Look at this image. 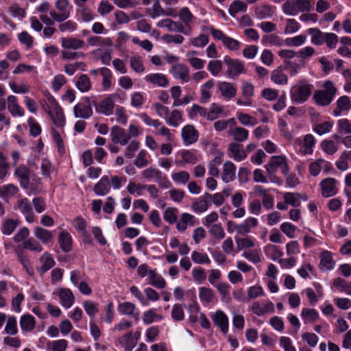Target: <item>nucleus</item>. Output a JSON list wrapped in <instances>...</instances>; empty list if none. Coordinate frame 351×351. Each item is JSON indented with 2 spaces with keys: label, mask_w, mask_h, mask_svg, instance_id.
<instances>
[{
  "label": "nucleus",
  "mask_w": 351,
  "mask_h": 351,
  "mask_svg": "<svg viewBox=\"0 0 351 351\" xmlns=\"http://www.w3.org/2000/svg\"><path fill=\"white\" fill-rule=\"evenodd\" d=\"M323 88L324 90L315 91L313 99L317 104L322 106H327L333 100L337 90L334 84L330 80H327L324 83Z\"/></svg>",
  "instance_id": "obj_1"
},
{
  "label": "nucleus",
  "mask_w": 351,
  "mask_h": 351,
  "mask_svg": "<svg viewBox=\"0 0 351 351\" xmlns=\"http://www.w3.org/2000/svg\"><path fill=\"white\" fill-rule=\"evenodd\" d=\"M313 87V86L308 84L306 80H300L291 90L292 101L295 104L305 102L311 95Z\"/></svg>",
  "instance_id": "obj_2"
},
{
  "label": "nucleus",
  "mask_w": 351,
  "mask_h": 351,
  "mask_svg": "<svg viewBox=\"0 0 351 351\" xmlns=\"http://www.w3.org/2000/svg\"><path fill=\"white\" fill-rule=\"evenodd\" d=\"M312 5L307 0H292L284 3L283 12L289 15H295L300 10L301 12L310 11Z\"/></svg>",
  "instance_id": "obj_3"
},
{
  "label": "nucleus",
  "mask_w": 351,
  "mask_h": 351,
  "mask_svg": "<svg viewBox=\"0 0 351 351\" xmlns=\"http://www.w3.org/2000/svg\"><path fill=\"white\" fill-rule=\"evenodd\" d=\"M223 62L227 65V75L230 78L246 73L243 62L238 59H232L226 56L223 58Z\"/></svg>",
  "instance_id": "obj_4"
},
{
  "label": "nucleus",
  "mask_w": 351,
  "mask_h": 351,
  "mask_svg": "<svg viewBox=\"0 0 351 351\" xmlns=\"http://www.w3.org/2000/svg\"><path fill=\"white\" fill-rule=\"evenodd\" d=\"M69 2L68 0H56V8L58 10L50 12V16L56 22H63L70 17V11L68 10Z\"/></svg>",
  "instance_id": "obj_5"
},
{
  "label": "nucleus",
  "mask_w": 351,
  "mask_h": 351,
  "mask_svg": "<svg viewBox=\"0 0 351 351\" xmlns=\"http://www.w3.org/2000/svg\"><path fill=\"white\" fill-rule=\"evenodd\" d=\"M117 96H119L118 93H113L103 99L96 106V110L107 116L112 114L114 110V101L117 100Z\"/></svg>",
  "instance_id": "obj_6"
},
{
  "label": "nucleus",
  "mask_w": 351,
  "mask_h": 351,
  "mask_svg": "<svg viewBox=\"0 0 351 351\" xmlns=\"http://www.w3.org/2000/svg\"><path fill=\"white\" fill-rule=\"evenodd\" d=\"M110 136L113 143L121 145H127L131 137L130 134H128L124 129L117 125L111 128Z\"/></svg>",
  "instance_id": "obj_7"
},
{
  "label": "nucleus",
  "mask_w": 351,
  "mask_h": 351,
  "mask_svg": "<svg viewBox=\"0 0 351 351\" xmlns=\"http://www.w3.org/2000/svg\"><path fill=\"white\" fill-rule=\"evenodd\" d=\"M24 216L28 223L35 221V215L33 212L32 204L27 198H23L17 202L16 207Z\"/></svg>",
  "instance_id": "obj_8"
},
{
  "label": "nucleus",
  "mask_w": 351,
  "mask_h": 351,
  "mask_svg": "<svg viewBox=\"0 0 351 351\" xmlns=\"http://www.w3.org/2000/svg\"><path fill=\"white\" fill-rule=\"evenodd\" d=\"M281 168L282 173L287 175L289 172V166L287 163V158L285 156H273L271 157L269 162L265 165V169L270 168L278 170V168Z\"/></svg>",
  "instance_id": "obj_9"
},
{
  "label": "nucleus",
  "mask_w": 351,
  "mask_h": 351,
  "mask_svg": "<svg viewBox=\"0 0 351 351\" xmlns=\"http://www.w3.org/2000/svg\"><path fill=\"white\" fill-rule=\"evenodd\" d=\"M40 104L47 114L62 108L56 98L49 92L45 94V98L40 100Z\"/></svg>",
  "instance_id": "obj_10"
},
{
  "label": "nucleus",
  "mask_w": 351,
  "mask_h": 351,
  "mask_svg": "<svg viewBox=\"0 0 351 351\" xmlns=\"http://www.w3.org/2000/svg\"><path fill=\"white\" fill-rule=\"evenodd\" d=\"M181 136L185 145H190L197 142L199 138V132L192 125L184 126L181 132Z\"/></svg>",
  "instance_id": "obj_11"
},
{
  "label": "nucleus",
  "mask_w": 351,
  "mask_h": 351,
  "mask_svg": "<svg viewBox=\"0 0 351 351\" xmlns=\"http://www.w3.org/2000/svg\"><path fill=\"white\" fill-rule=\"evenodd\" d=\"M53 123L52 128H56L57 130H60L64 134V128L66 125V117L62 108L51 112L48 114Z\"/></svg>",
  "instance_id": "obj_12"
},
{
  "label": "nucleus",
  "mask_w": 351,
  "mask_h": 351,
  "mask_svg": "<svg viewBox=\"0 0 351 351\" xmlns=\"http://www.w3.org/2000/svg\"><path fill=\"white\" fill-rule=\"evenodd\" d=\"M60 42L62 48L65 50H78L85 46L83 40L75 37H62Z\"/></svg>",
  "instance_id": "obj_13"
},
{
  "label": "nucleus",
  "mask_w": 351,
  "mask_h": 351,
  "mask_svg": "<svg viewBox=\"0 0 351 351\" xmlns=\"http://www.w3.org/2000/svg\"><path fill=\"white\" fill-rule=\"evenodd\" d=\"M7 102L8 110L12 117H21L25 115V110L19 105L18 99L15 95H9L7 97Z\"/></svg>",
  "instance_id": "obj_14"
},
{
  "label": "nucleus",
  "mask_w": 351,
  "mask_h": 351,
  "mask_svg": "<svg viewBox=\"0 0 351 351\" xmlns=\"http://www.w3.org/2000/svg\"><path fill=\"white\" fill-rule=\"evenodd\" d=\"M14 176L16 178L22 188H27L30 171L25 165H21L17 166L14 170Z\"/></svg>",
  "instance_id": "obj_15"
},
{
  "label": "nucleus",
  "mask_w": 351,
  "mask_h": 351,
  "mask_svg": "<svg viewBox=\"0 0 351 351\" xmlns=\"http://www.w3.org/2000/svg\"><path fill=\"white\" fill-rule=\"evenodd\" d=\"M93 110L89 104L79 102L73 107V114L75 118L87 119L93 115Z\"/></svg>",
  "instance_id": "obj_16"
},
{
  "label": "nucleus",
  "mask_w": 351,
  "mask_h": 351,
  "mask_svg": "<svg viewBox=\"0 0 351 351\" xmlns=\"http://www.w3.org/2000/svg\"><path fill=\"white\" fill-rule=\"evenodd\" d=\"M60 304L66 308L72 306L75 301V297L73 292L67 288H60L58 291Z\"/></svg>",
  "instance_id": "obj_17"
},
{
  "label": "nucleus",
  "mask_w": 351,
  "mask_h": 351,
  "mask_svg": "<svg viewBox=\"0 0 351 351\" xmlns=\"http://www.w3.org/2000/svg\"><path fill=\"white\" fill-rule=\"evenodd\" d=\"M336 182V180L332 178H326L321 182L320 186L323 197H329L337 193V191L335 187Z\"/></svg>",
  "instance_id": "obj_18"
},
{
  "label": "nucleus",
  "mask_w": 351,
  "mask_h": 351,
  "mask_svg": "<svg viewBox=\"0 0 351 351\" xmlns=\"http://www.w3.org/2000/svg\"><path fill=\"white\" fill-rule=\"evenodd\" d=\"M39 261L42 263V265L40 267H38L36 270L40 276L43 275L56 265V262L52 255L48 252H45L39 258Z\"/></svg>",
  "instance_id": "obj_19"
},
{
  "label": "nucleus",
  "mask_w": 351,
  "mask_h": 351,
  "mask_svg": "<svg viewBox=\"0 0 351 351\" xmlns=\"http://www.w3.org/2000/svg\"><path fill=\"white\" fill-rule=\"evenodd\" d=\"M213 322L215 326L219 327L223 334H226L228 330V319L226 315L221 311H217L212 317Z\"/></svg>",
  "instance_id": "obj_20"
},
{
  "label": "nucleus",
  "mask_w": 351,
  "mask_h": 351,
  "mask_svg": "<svg viewBox=\"0 0 351 351\" xmlns=\"http://www.w3.org/2000/svg\"><path fill=\"white\" fill-rule=\"evenodd\" d=\"M58 241L61 250L64 252H69L72 250L73 239L69 232L66 230H62L60 232Z\"/></svg>",
  "instance_id": "obj_21"
},
{
  "label": "nucleus",
  "mask_w": 351,
  "mask_h": 351,
  "mask_svg": "<svg viewBox=\"0 0 351 351\" xmlns=\"http://www.w3.org/2000/svg\"><path fill=\"white\" fill-rule=\"evenodd\" d=\"M111 189L110 180L107 176H104L94 186L93 191L97 195L104 196Z\"/></svg>",
  "instance_id": "obj_22"
},
{
  "label": "nucleus",
  "mask_w": 351,
  "mask_h": 351,
  "mask_svg": "<svg viewBox=\"0 0 351 351\" xmlns=\"http://www.w3.org/2000/svg\"><path fill=\"white\" fill-rule=\"evenodd\" d=\"M157 26L159 27H166L170 32H176L188 34V33L184 30V27L182 23L175 22L171 19L161 20L157 23Z\"/></svg>",
  "instance_id": "obj_23"
},
{
  "label": "nucleus",
  "mask_w": 351,
  "mask_h": 351,
  "mask_svg": "<svg viewBox=\"0 0 351 351\" xmlns=\"http://www.w3.org/2000/svg\"><path fill=\"white\" fill-rule=\"evenodd\" d=\"M34 234L35 237L44 244L51 242L53 238V234L51 231L38 226L34 227Z\"/></svg>",
  "instance_id": "obj_24"
},
{
  "label": "nucleus",
  "mask_w": 351,
  "mask_h": 351,
  "mask_svg": "<svg viewBox=\"0 0 351 351\" xmlns=\"http://www.w3.org/2000/svg\"><path fill=\"white\" fill-rule=\"evenodd\" d=\"M228 152L231 156L237 161L244 160L247 155L243 149V146L237 143H231L228 145Z\"/></svg>",
  "instance_id": "obj_25"
},
{
  "label": "nucleus",
  "mask_w": 351,
  "mask_h": 351,
  "mask_svg": "<svg viewBox=\"0 0 351 351\" xmlns=\"http://www.w3.org/2000/svg\"><path fill=\"white\" fill-rule=\"evenodd\" d=\"M175 77L180 78L182 82H187L189 80V69L183 64H176L171 66Z\"/></svg>",
  "instance_id": "obj_26"
},
{
  "label": "nucleus",
  "mask_w": 351,
  "mask_h": 351,
  "mask_svg": "<svg viewBox=\"0 0 351 351\" xmlns=\"http://www.w3.org/2000/svg\"><path fill=\"white\" fill-rule=\"evenodd\" d=\"M236 167L233 162L227 161L223 164L221 178L223 181L228 183L235 178Z\"/></svg>",
  "instance_id": "obj_27"
},
{
  "label": "nucleus",
  "mask_w": 351,
  "mask_h": 351,
  "mask_svg": "<svg viewBox=\"0 0 351 351\" xmlns=\"http://www.w3.org/2000/svg\"><path fill=\"white\" fill-rule=\"evenodd\" d=\"M19 224L18 219L5 218L2 221L1 230L3 234L10 235L16 230Z\"/></svg>",
  "instance_id": "obj_28"
},
{
  "label": "nucleus",
  "mask_w": 351,
  "mask_h": 351,
  "mask_svg": "<svg viewBox=\"0 0 351 351\" xmlns=\"http://www.w3.org/2000/svg\"><path fill=\"white\" fill-rule=\"evenodd\" d=\"M145 80L152 84L157 85L160 87H165L169 83V80L167 77L162 73H152L147 75Z\"/></svg>",
  "instance_id": "obj_29"
},
{
  "label": "nucleus",
  "mask_w": 351,
  "mask_h": 351,
  "mask_svg": "<svg viewBox=\"0 0 351 351\" xmlns=\"http://www.w3.org/2000/svg\"><path fill=\"white\" fill-rule=\"evenodd\" d=\"M285 68L280 66L271 72V80L273 82L278 84L285 85L288 82V77L284 73Z\"/></svg>",
  "instance_id": "obj_30"
},
{
  "label": "nucleus",
  "mask_w": 351,
  "mask_h": 351,
  "mask_svg": "<svg viewBox=\"0 0 351 351\" xmlns=\"http://www.w3.org/2000/svg\"><path fill=\"white\" fill-rule=\"evenodd\" d=\"M36 326L34 317L30 314L23 315L20 319V326L23 331L31 332Z\"/></svg>",
  "instance_id": "obj_31"
},
{
  "label": "nucleus",
  "mask_w": 351,
  "mask_h": 351,
  "mask_svg": "<svg viewBox=\"0 0 351 351\" xmlns=\"http://www.w3.org/2000/svg\"><path fill=\"white\" fill-rule=\"evenodd\" d=\"M117 346L123 351H132V332L129 331L120 336Z\"/></svg>",
  "instance_id": "obj_32"
},
{
  "label": "nucleus",
  "mask_w": 351,
  "mask_h": 351,
  "mask_svg": "<svg viewBox=\"0 0 351 351\" xmlns=\"http://www.w3.org/2000/svg\"><path fill=\"white\" fill-rule=\"evenodd\" d=\"M304 64L305 62L302 59H300L298 62L285 60L284 61L283 66L285 69L289 70V74L291 76H295L298 73V70L304 66Z\"/></svg>",
  "instance_id": "obj_33"
},
{
  "label": "nucleus",
  "mask_w": 351,
  "mask_h": 351,
  "mask_svg": "<svg viewBox=\"0 0 351 351\" xmlns=\"http://www.w3.org/2000/svg\"><path fill=\"white\" fill-rule=\"evenodd\" d=\"M221 95L226 98H233L237 93V89L230 82H223L218 86Z\"/></svg>",
  "instance_id": "obj_34"
},
{
  "label": "nucleus",
  "mask_w": 351,
  "mask_h": 351,
  "mask_svg": "<svg viewBox=\"0 0 351 351\" xmlns=\"http://www.w3.org/2000/svg\"><path fill=\"white\" fill-rule=\"evenodd\" d=\"M19 191L18 187L13 184H8L0 186V197L8 199L15 195Z\"/></svg>",
  "instance_id": "obj_35"
},
{
  "label": "nucleus",
  "mask_w": 351,
  "mask_h": 351,
  "mask_svg": "<svg viewBox=\"0 0 351 351\" xmlns=\"http://www.w3.org/2000/svg\"><path fill=\"white\" fill-rule=\"evenodd\" d=\"M75 86L82 93L88 91L91 88L89 77L86 74L80 75L76 80Z\"/></svg>",
  "instance_id": "obj_36"
},
{
  "label": "nucleus",
  "mask_w": 351,
  "mask_h": 351,
  "mask_svg": "<svg viewBox=\"0 0 351 351\" xmlns=\"http://www.w3.org/2000/svg\"><path fill=\"white\" fill-rule=\"evenodd\" d=\"M87 43L88 45L92 47L99 46H111L112 45V42L109 38H101L100 36H90L87 39Z\"/></svg>",
  "instance_id": "obj_37"
},
{
  "label": "nucleus",
  "mask_w": 351,
  "mask_h": 351,
  "mask_svg": "<svg viewBox=\"0 0 351 351\" xmlns=\"http://www.w3.org/2000/svg\"><path fill=\"white\" fill-rule=\"evenodd\" d=\"M228 133L233 136L234 140L237 142H243L248 138V131L241 127L230 130L228 131Z\"/></svg>",
  "instance_id": "obj_38"
},
{
  "label": "nucleus",
  "mask_w": 351,
  "mask_h": 351,
  "mask_svg": "<svg viewBox=\"0 0 351 351\" xmlns=\"http://www.w3.org/2000/svg\"><path fill=\"white\" fill-rule=\"evenodd\" d=\"M99 73L102 77V88L104 90H108L112 86V73L110 70L106 67H102L99 70Z\"/></svg>",
  "instance_id": "obj_39"
},
{
  "label": "nucleus",
  "mask_w": 351,
  "mask_h": 351,
  "mask_svg": "<svg viewBox=\"0 0 351 351\" xmlns=\"http://www.w3.org/2000/svg\"><path fill=\"white\" fill-rule=\"evenodd\" d=\"M255 16L259 19L270 18L274 14V10L271 6L263 5L256 7L254 11Z\"/></svg>",
  "instance_id": "obj_40"
},
{
  "label": "nucleus",
  "mask_w": 351,
  "mask_h": 351,
  "mask_svg": "<svg viewBox=\"0 0 351 351\" xmlns=\"http://www.w3.org/2000/svg\"><path fill=\"white\" fill-rule=\"evenodd\" d=\"M23 247L25 250L38 253L41 252L43 250L40 243L32 237H30L23 241Z\"/></svg>",
  "instance_id": "obj_41"
},
{
  "label": "nucleus",
  "mask_w": 351,
  "mask_h": 351,
  "mask_svg": "<svg viewBox=\"0 0 351 351\" xmlns=\"http://www.w3.org/2000/svg\"><path fill=\"white\" fill-rule=\"evenodd\" d=\"M61 133V131L57 130L56 128L51 129V134L53 141L57 145L58 152L60 154H64L65 153V147Z\"/></svg>",
  "instance_id": "obj_42"
},
{
  "label": "nucleus",
  "mask_w": 351,
  "mask_h": 351,
  "mask_svg": "<svg viewBox=\"0 0 351 351\" xmlns=\"http://www.w3.org/2000/svg\"><path fill=\"white\" fill-rule=\"evenodd\" d=\"M10 165L5 155L0 151V182H3L9 174Z\"/></svg>",
  "instance_id": "obj_43"
},
{
  "label": "nucleus",
  "mask_w": 351,
  "mask_h": 351,
  "mask_svg": "<svg viewBox=\"0 0 351 351\" xmlns=\"http://www.w3.org/2000/svg\"><path fill=\"white\" fill-rule=\"evenodd\" d=\"M41 184V179L38 176L33 174L30 175L28 179L27 188H23L32 193H36L38 191L39 186Z\"/></svg>",
  "instance_id": "obj_44"
},
{
  "label": "nucleus",
  "mask_w": 351,
  "mask_h": 351,
  "mask_svg": "<svg viewBox=\"0 0 351 351\" xmlns=\"http://www.w3.org/2000/svg\"><path fill=\"white\" fill-rule=\"evenodd\" d=\"M149 276L150 278V284L158 288L163 289L166 287V282L165 279L159 274L154 272L153 270H150L149 272Z\"/></svg>",
  "instance_id": "obj_45"
},
{
  "label": "nucleus",
  "mask_w": 351,
  "mask_h": 351,
  "mask_svg": "<svg viewBox=\"0 0 351 351\" xmlns=\"http://www.w3.org/2000/svg\"><path fill=\"white\" fill-rule=\"evenodd\" d=\"M199 296L202 302L210 304L215 298V293L210 288L202 287L199 288Z\"/></svg>",
  "instance_id": "obj_46"
},
{
  "label": "nucleus",
  "mask_w": 351,
  "mask_h": 351,
  "mask_svg": "<svg viewBox=\"0 0 351 351\" xmlns=\"http://www.w3.org/2000/svg\"><path fill=\"white\" fill-rule=\"evenodd\" d=\"M309 34L312 36L311 43L316 45H320L324 43L325 34L318 28H310L308 29Z\"/></svg>",
  "instance_id": "obj_47"
},
{
  "label": "nucleus",
  "mask_w": 351,
  "mask_h": 351,
  "mask_svg": "<svg viewBox=\"0 0 351 351\" xmlns=\"http://www.w3.org/2000/svg\"><path fill=\"white\" fill-rule=\"evenodd\" d=\"M320 265L327 270L332 269L334 267L335 262L332 257L331 252L324 251L321 254Z\"/></svg>",
  "instance_id": "obj_48"
},
{
  "label": "nucleus",
  "mask_w": 351,
  "mask_h": 351,
  "mask_svg": "<svg viewBox=\"0 0 351 351\" xmlns=\"http://www.w3.org/2000/svg\"><path fill=\"white\" fill-rule=\"evenodd\" d=\"M58 29L60 32H73L77 29V24L72 20L64 21L59 22Z\"/></svg>",
  "instance_id": "obj_49"
},
{
  "label": "nucleus",
  "mask_w": 351,
  "mask_h": 351,
  "mask_svg": "<svg viewBox=\"0 0 351 351\" xmlns=\"http://www.w3.org/2000/svg\"><path fill=\"white\" fill-rule=\"evenodd\" d=\"M315 145V138L312 134H306L304 138L303 147L302 152L304 154H311L313 153V147Z\"/></svg>",
  "instance_id": "obj_50"
},
{
  "label": "nucleus",
  "mask_w": 351,
  "mask_h": 351,
  "mask_svg": "<svg viewBox=\"0 0 351 351\" xmlns=\"http://www.w3.org/2000/svg\"><path fill=\"white\" fill-rule=\"evenodd\" d=\"M83 307L86 314L91 318H94L99 312L98 305L91 300H86L83 302Z\"/></svg>",
  "instance_id": "obj_51"
},
{
  "label": "nucleus",
  "mask_w": 351,
  "mask_h": 351,
  "mask_svg": "<svg viewBox=\"0 0 351 351\" xmlns=\"http://www.w3.org/2000/svg\"><path fill=\"white\" fill-rule=\"evenodd\" d=\"M333 285L340 291H345L347 294L351 295V282H347L341 278H337L334 280Z\"/></svg>",
  "instance_id": "obj_52"
},
{
  "label": "nucleus",
  "mask_w": 351,
  "mask_h": 351,
  "mask_svg": "<svg viewBox=\"0 0 351 351\" xmlns=\"http://www.w3.org/2000/svg\"><path fill=\"white\" fill-rule=\"evenodd\" d=\"M247 10V5L243 1L239 0L234 1L228 9V12L230 16H234L239 11L245 12Z\"/></svg>",
  "instance_id": "obj_53"
},
{
  "label": "nucleus",
  "mask_w": 351,
  "mask_h": 351,
  "mask_svg": "<svg viewBox=\"0 0 351 351\" xmlns=\"http://www.w3.org/2000/svg\"><path fill=\"white\" fill-rule=\"evenodd\" d=\"M322 149L327 154L332 155L338 150L337 143L332 140H324L321 143Z\"/></svg>",
  "instance_id": "obj_54"
},
{
  "label": "nucleus",
  "mask_w": 351,
  "mask_h": 351,
  "mask_svg": "<svg viewBox=\"0 0 351 351\" xmlns=\"http://www.w3.org/2000/svg\"><path fill=\"white\" fill-rule=\"evenodd\" d=\"M301 315L303 319L311 323L314 322L319 317L318 313L314 308H304L302 311Z\"/></svg>",
  "instance_id": "obj_55"
},
{
  "label": "nucleus",
  "mask_w": 351,
  "mask_h": 351,
  "mask_svg": "<svg viewBox=\"0 0 351 351\" xmlns=\"http://www.w3.org/2000/svg\"><path fill=\"white\" fill-rule=\"evenodd\" d=\"M171 317L176 322H180L184 319V313L182 304H175L171 311Z\"/></svg>",
  "instance_id": "obj_56"
},
{
  "label": "nucleus",
  "mask_w": 351,
  "mask_h": 351,
  "mask_svg": "<svg viewBox=\"0 0 351 351\" xmlns=\"http://www.w3.org/2000/svg\"><path fill=\"white\" fill-rule=\"evenodd\" d=\"M27 123L29 126V133L31 136L36 137L41 133V127L34 118L32 117H29Z\"/></svg>",
  "instance_id": "obj_57"
},
{
  "label": "nucleus",
  "mask_w": 351,
  "mask_h": 351,
  "mask_svg": "<svg viewBox=\"0 0 351 351\" xmlns=\"http://www.w3.org/2000/svg\"><path fill=\"white\" fill-rule=\"evenodd\" d=\"M5 332L10 335H14L17 333V324L16 317H9L5 327Z\"/></svg>",
  "instance_id": "obj_58"
},
{
  "label": "nucleus",
  "mask_w": 351,
  "mask_h": 351,
  "mask_svg": "<svg viewBox=\"0 0 351 351\" xmlns=\"http://www.w3.org/2000/svg\"><path fill=\"white\" fill-rule=\"evenodd\" d=\"M73 226L82 235H86L87 234L86 222L82 217H75L73 219Z\"/></svg>",
  "instance_id": "obj_59"
},
{
  "label": "nucleus",
  "mask_w": 351,
  "mask_h": 351,
  "mask_svg": "<svg viewBox=\"0 0 351 351\" xmlns=\"http://www.w3.org/2000/svg\"><path fill=\"white\" fill-rule=\"evenodd\" d=\"M219 293L222 295V300L230 301V286L226 282H221L216 285Z\"/></svg>",
  "instance_id": "obj_60"
},
{
  "label": "nucleus",
  "mask_w": 351,
  "mask_h": 351,
  "mask_svg": "<svg viewBox=\"0 0 351 351\" xmlns=\"http://www.w3.org/2000/svg\"><path fill=\"white\" fill-rule=\"evenodd\" d=\"M209 232L218 240L225 237V232L221 223H216L211 226Z\"/></svg>",
  "instance_id": "obj_61"
},
{
  "label": "nucleus",
  "mask_w": 351,
  "mask_h": 351,
  "mask_svg": "<svg viewBox=\"0 0 351 351\" xmlns=\"http://www.w3.org/2000/svg\"><path fill=\"white\" fill-rule=\"evenodd\" d=\"M191 259L197 264H208L210 263V260L206 254L199 253L197 251L192 252Z\"/></svg>",
  "instance_id": "obj_62"
},
{
  "label": "nucleus",
  "mask_w": 351,
  "mask_h": 351,
  "mask_svg": "<svg viewBox=\"0 0 351 351\" xmlns=\"http://www.w3.org/2000/svg\"><path fill=\"white\" fill-rule=\"evenodd\" d=\"M338 132L341 134H351V123L347 119H341L337 121Z\"/></svg>",
  "instance_id": "obj_63"
},
{
  "label": "nucleus",
  "mask_w": 351,
  "mask_h": 351,
  "mask_svg": "<svg viewBox=\"0 0 351 351\" xmlns=\"http://www.w3.org/2000/svg\"><path fill=\"white\" fill-rule=\"evenodd\" d=\"M18 38L21 43L25 45L27 48L32 47L34 43L33 37L26 31H23L18 34Z\"/></svg>",
  "instance_id": "obj_64"
}]
</instances>
